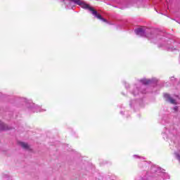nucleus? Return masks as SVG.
I'll list each match as a JSON object with an SVG mask.
<instances>
[{"label":"nucleus","mask_w":180,"mask_h":180,"mask_svg":"<svg viewBox=\"0 0 180 180\" xmlns=\"http://www.w3.org/2000/svg\"><path fill=\"white\" fill-rule=\"evenodd\" d=\"M135 33L141 37H147L151 43H155L159 49L167 51H175L176 48L174 47L175 41L169 39V35H165L162 32H157L151 29L141 27L135 30Z\"/></svg>","instance_id":"f257e3e1"},{"label":"nucleus","mask_w":180,"mask_h":180,"mask_svg":"<svg viewBox=\"0 0 180 180\" xmlns=\"http://www.w3.org/2000/svg\"><path fill=\"white\" fill-rule=\"evenodd\" d=\"M19 145L24 148V150H30V147L27 143L25 142H20Z\"/></svg>","instance_id":"6e6552de"},{"label":"nucleus","mask_w":180,"mask_h":180,"mask_svg":"<svg viewBox=\"0 0 180 180\" xmlns=\"http://www.w3.org/2000/svg\"><path fill=\"white\" fill-rule=\"evenodd\" d=\"M174 79H175V77H171V81H174Z\"/></svg>","instance_id":"dca6fc26"},{"label":"nucleus","mask_w":180,"mask_h":180,"mask_svg":"<svg viewBox=\"0 0 180 180\" xmlns=\"http://www.w3.org/2000/svg\"><path fill=\"white\" fill-rule=\"evenodd\" d=\"M124 85H125V88H128L129 87V84H127L126 82H124Z\"/></svg>","instance_id":"2eb2a0df"},{"label":"nucleus","mask_w":180,"mask_h":180,"mask_svg":"<svg viewBox=\"0 0 180 180\" xmlns=\"http://www.w3.org/2000/svg\"><path fill=\"white\" fill-rule=\"evenodd\" d=\"M161 175H163L165 177H164V179H169V176L168 174L167 173H162Z\"/></svg>","instance_id":"9b49d317"},{"label":"nucleus","mask_w":180,"mask_h":180,"mask_svg":"<svg viewBox=\"0 0 180 180\" xmlns=\"http://www.w3.org/2000/svg\"><path fill=\"white\" fill-rule=\"evenodd\" d=\"M146 175H148V173H147V174H146Z\"/></svg>","instance_id":"a211bd4d"},{"label":"nucleus","mask_w":180,"mask_h":180,"mask_svg":"<svg viewBox=\"0 0 180 180\" xmlns=\"http://www.w3.org/2000/svg\"><path fill=\"white\" fill-rule=\"evenodd\" d=\"M175 155H176V160H178V161H179V162H180V155H179V153H175Z\"/></svg>","instance_id":"f8f14e48"},{"label":"nucleus","mask_w":180,"mask_h":180,"mask_svg":"<svg viewBox=\"0 0 180 180\" xmlns=\"http://www.w3.org/2000/svg\"><path fill=\"white\" fill-rule=\"evenodd\" d=\"M136 103H137V101L136 100H131L130 102H129V106L131 108H133V106H134V105H136Z\"/></svg>","instance_id":"9d476101"},{"label":"nucleus","mask_w":180,"mask_h":180,"mask_svg":"<svg viewBox=\"0 0 180 180\" xmlns=\"http://www.w3.org/2000/svg\"><path fill=\"white\" fill-rule=\"evenodd\" d=\"M63 2H65L66 9H74V8H75V5L72 4V2H74L76 5H79V6H81L83 9L89 11L94 18L99 19V20H102V22H107L106 19L103 18L102 15L98 13L96 10L94 9V8L90 6L83 0H63Z\"/></svg>","instance_id":"f03ea898"},{"label":"nucleus","mask_w":180,"mask_h":180,"mask_svg":"<svg viewBox=\"0 0 180 180\" xmlns=\"http://www.w3.org/2000/svg\"><path fill=\"white\" fill-rule=\"evenodd\" d=\"M133 157H134V158H141V160H144L143 157H140L137 155H134Z\"/></svg>","instance_id":"ddd939ff"},{"label":"nucleus","mask_w":180,"mask_h":180,"mask_svg":"<svg viewBox=\"0 0 180 180\" xmlns=\"http://www.w3.org/2000/svg\"><path fill=\"white\" fill-rule=\"evenodd\" d=\"M158 83V80L155 78L152 79H141L133 86V89L131 93L134 96H137L140 94H147L146 89H144V85H153Z\"/></svg>","instance_id":"7ed1b4c3"},{"label":"nucleus","mask_w":180,"mask_h":180,"mask_svg":"<svg viewBox=\"0 0 180 180\" xmlns=\"http://www.w3.org/2000/svg\"><path fill=\"white\" fill-rule=\"evenodd\" d=\"M173 110H174L175 112H178V106L174 107Z\"/></svg>","instance_id":"4468645a"},{"label":"nucleus","mask_w":180,"mask_h":180,"mask_svg":"<svg viewBox=\"0 0 180 180\" xmlns=\"http://www.w3.org/2000/svg\"><path fill=\"white\" fill-rule=\"evenodd\" d=\"M120 114H121V115H123V111H121V112H120Z\"/></svg>","instance_id":"f3484780"},{"label":"nucleus","mask_w":180,"mask_h":180,"mask_svg":"<svg viewBox=\"0 0 180 180\" xmlns=\"http://www.w3.org/2000/svg\"><path fill=\"white\" fill-rule=\"evenodd\" d=\"M22 101L23 102H25L27 103V108L31 110L32 112H46L45 109L41 108V107L32 103V101H28L26 98H22Z\"/></svg>","instance_id":"20e7f679"},{"label":"nucleus","mask_w":180,"mask_h":180,"mask_svg":"<svg viewBox=\"0 0 180 180\" xmlns=\"http://www.w3.org/2000/svg\"><path fill=\"white\" fill-rule=\"evenodd\" d=\"M152 172H158L160 174V172H162L161 168L160 167H157L156 166H153L151 168Z\"/></svg>","instance_id":"1a4fd4ad"},{"label":"nucleus","mask_w":180,"mask_h":180,"mask_svg":"<svg viewBox=\"0 0 180 180\" xmlns=\"http://www.w3.org/2000/svg\"><path fill=\"white\" fill-rule=\"evenodd\" d=\"M5 130H11V128L8 125L0 121V131H3Z\"/></svg>","instance_id":"0eeeda50"},{"label":"nucleus","mask_w":180,"mask_h":180,"mask_svg":"<svg viewBox=\"0 0 180 180\" xmlns=\"http://www.w3.org/2000/svg\"><path fill=\"white\" fill-rule=\"evenodd\" d=\"M164 98L166 102H169V103H172V105H176V101H175V99L172 98V97H171L169 94H165Z\"/></svg>","instance_id":"423d86ee"},{"label":"nucleus","mask_w":180,"mask_h":180,"mask_svg":"<svg viewBox=\"0 0 180 180\" xmlns=\"http://www.w3.org/2000/svg\"><path fill=\"white\" fill-rule=\"evenodd\" d=\"M176 134V130L173 129L172 131L167 130V128H165L162 132V137L165 140H172L175 138V134Z\"/></svg>","instance_id":"39448f33"}]
</instances>
